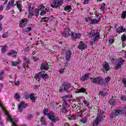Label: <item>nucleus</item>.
I'll list each match as a JSON object with an SVG mask.
<instances>
[{
	"label": "nucleus",
	"instance_id": "obj_21",
	"mask_svg": "<svg viewBox=\"0 0 126 126\" xmlns=\"http://www.w3.org/2000/svg\"><path fill=\"white\" fill-rule=\"evenodd\" d=\"M124 32H126V29L123 26H121L116 30V33H118V34L124 33Z\"/></svg>",
	"mask_w": 126,
	"mask_h": 126
},
{
	"label": "nucleus",
	"instance_id": "obj_18",
	"mask_svg": "<svg viewBox=\"0 0 126 126\" xmlns=\"http://www.w3.org/2000/svg\"><path fill=\"white\" fill-rule=\"evenodd\" d=\"M72 32H71L69 29H67L63 33L62 35L63 37L64 38H66V37H68V36H71V33Z\"/></svg>",
	"mask_w": 126,
	"mask_h": 126
},
{
	"label": "nucleus",
	"instance_id": "obj_13",
	"mask_svg": "<svg viewBox=\"0 0 126 126\" xmlns=\"http://www.w3.org/2000/svg\"><path fill=\"white\" fill-rule=\"evenodd\" d=\"M27 107V103H25L24 102H22L18 105V111L20 113L23 112V109H25Z\"/></svg>",
	"mask_w": 126,
	"mask_h": 126
},
{
	"label": "nucleus",
	"instance_id": "obj_4",
	"mask_svg": "<svg viewBox=\"0 0 126 126\" xmlns=\"http://www.w3.org/2000/svg\"><path fill=\"white\" fill-rule=\"evenodd\" d=\"M71 88V84L69 83H66L65 82L62 83L61 87L59 88V93H63L64 92H66L68 93V89Z\"/></svg>",
	"mask_w": 126,
	"mask_h": 126
},
{
	"label": "nucleus",
	"instance_id": "obj_64",
	"mask_svg": "<svg viewBox=\"0 0 126 126\" xmlns=\"http://www.w3.org/2000/svg\"><path fill=\"white\" fill-rule=\"evenodd\" d=\"M2 29H3V28H2V25L0 23V31H2Z\"/></svg>",
	"mask_w": 126,
	"mask_h": 126
},
{
	"label": "nucleus",
	"instance_id": "obj_39",
	"mask_svg": "<svg viewBox=\"0 0 126 126\" xmlns=\"http://www.w3.org/2000/svg\"><path fill=\"white\" fill-rule=\"evenodd\" d=\"M14 98L17 100H20V95H19V94L18 93H16L15 94Z\"/></svg>",
	"mask_w": 126,
	"mask_h": 126
},
{
	"label": "nucleus",
	"instance_id": "obj_2",
	"mask_svg": "<svg viewBox=\"0 0 126 126\" xmlns=\"http://www.w3.org/2000/svg\"><path fill=\"white\" fill-rule=\"evenodd\" d=\"M43 115H44V116H47L49 120L51 121L50 126H54V125L56 124V122L60 120L59 117H56L55 113L52 111L48 112L47 110H44Z\"/></svg>",
	"mask_w": 126,
	"mask_h": 126
},
{
	"label": "nucleus",
	"instance_id": "obj_54",
	"mask_svg": "<svg viewBox=\"0 0 126 126\" xmlns=\"http://www.w3.org/2000/svg\"><path fill=\"white\" fill-rule=\"evenodd\" d=\"M32 118H33V116L31 114H29L27 116V119L28 120H29V121H30V120H31Z\"/></svg>",
	"mask_w": 126,
	"mask_h": 126
},
{
	"label": "nucleus",
	"instance_id": "obj_63",
	"mask_svg": "<svg viewBox=\"0 0 126 126\" xmlns=\"http://www.w3.org/2000/svg\"><path fill=\"white\" fill-rule=\"evenodd\" d=\"M27 64H26L25 63L23 64V67H24V68L25 69V70H26V66Z\"/></svg>",
	"mask_w": 126,
	"mask_h": 126
},
{
	"label": "nucleus",
	"instance_id": "obj_29",
	"mask_svg": "<svg viewBox=\"0 0 126 126\" xmlns=\"http://www.w3.org/2000/svg\"><path fill=\"white\" fill-rule=\"evenodd\" d=\"M16 5L20 12H21V11H22V8H21V6H22V5H21V3H20V1H17Z\"/></svg>",
	"mask_w": 126,
	"mask_h": 126
},
{
	"label": "nucleus",
	"instance_id": "obj_47",
	"mask_svg": "<svg viewBox=\"0 0 126 126\" xmlns=\"http://www.w3.org/2000/svg\"><path fill=\"white\" fill-rule=\"evenodd\" d=\"M30 97V94H24V98L26 99V100H28V99H29Z\"/></svg>",
	"mask_w": 126,
	"mask_h": 126
},
{
	"label": "nucleus",
	"instance_id": "obj_43",
	"mask_svg": "<svg viewBox=\"0 0 126 126\" xmlns=\"http://www.w3.org/2000/svg\"><path fill=\"white\" fill-rule=\"evenodd\" d=\"M83 103L84 104H85V105H86V106L87 107V108H90V104H89V102H88L86 100H84L83 101Z\"/></svg>",
	"mask_w": 126,
	"mask_h": 126
},
{
	"label": "nucleus",
	"instance_id": "obj_32",
	"mask_svg": "<svg viewBox=\"0 0 126 126\" xmlns=\"http://www.w3.org/2000/svg\"><path fill=\"white\" fill-rule=\"evenodd\" d=\"M4 76H5L4 71L2 70L1 72H0V80H3V78H4Z\"/></svg>",
	"mask_w": 126,
	"mask_h": 126
},
{
	"label": "nucleus",
	"instance_id": "obj_46",
	"mask_svg": "<svg viewBox=\"0 0 126 126\" xmlns=\"http://www.w3.org/2000/svg\"><path fill=\"white\" fill-rule=\"evenodd\" d=\"M80 122H81V123H82L83 124H85L87 122V118H82Z\"/></svg>",
	"mask_w": 126,
	"mask_h": 126
},
{
	"label": "nucleus",
	"instance_id": "obj_22",
	"mask_svg": "<svg viewBox=\"0 0 126 126\" xmlns=\"http://www.w3.org/2000/svg\"><path fill=\"white\" fill-rule=\"evenodd\" d=\"M28 6L29 7V15H31V16H33L34 15V14L33 13V10H34V9H33V6H32V4L29 3L28 5Z\"/></svg>",
	"mask_w": 126,
	"mask_h": 126
},
{
	"label": "nucleus",
	"instance_id": "obj_25",
	"mask_svg": "<svg viewBox=\"0 0 126 126\" xmlns=\"http://www.w3.org/2000/svg\"><path fill=\"white\" fill-rule=\"evenodd\" d=\"M108 92H109V90H103L99 93V94L100 96L105 97V96L108 95Z\"/></svg>",
	"mask_w": 126,
	"mask_h": 126
},
{
	"label": "nucleus",
	"instance_id": "obj_35",
	"mask_svg": "<svg viewBox=\"0 0 126 126\" xmlns=\"http://www.w3.org/2000/svg\"><path fill=\"white\" fill-rule=\"evenodd\" d=\"M41 22H48L49 21V18L44 17L41 18Z\"/></svg>",
	"mask_w": 126,
	"mask_h": 126
},
{
	"label": "nucleus",
	"instance_id": "obj_60",
	"mask_svg": "<svg viewBox=\"0 0 126 126\" xmlns=\"http://www.w3.org/2000/svg\"><path fill=\"white\" fill-rule=\"evenodd\" d=\"M44 14H46V11L43 10L40 12V15H44Z\"/></svg>",
	"mask_w": 126,
	"mask_h": 126
},
{
	"label": "nucleus",
	"instance_id": "obj_42",
	"mask_svg": "<svg viewBox=\"0 0 126 126\" xmlns=\"http://www.w3.org/2000/svg\"><path fill=\"white\" fill-rule=\"evenodd\" d=\"M8 4L10 5L12 7H13L14 6V0H11L9 2H8Z\"/></svg>",
	"mask_w": 126,
	"mask_h": 126
},
{
	"label": "nucleus",
	"instance_id": "obj_62",
	"mask_svg": "<svg viewBox=\"0 0 126 126\" xmlns=\"http://www.w3.org/2000/svg\"><path fill=\"white\" fill-rule=\"evenodd\" d=\"M101 85H103V86H107L108 85V83H107L106 82H103V84Z\"/></svg>",
	"mask_w": 126,
	"mask_h": 126
},
{
	"label": "nucleus",
	"instance_id": "obj_44",
	"mask_svg": "<svg viewBox=\"0 0 126 126\" xmlns=\"http://www.w3.org/2000/svg\"><path fill=\"white\" fill-rule=\"evenodd\" d=\"M34 25H31L30 27H28V32H30L33 29V28L34 27Z\"/></svg>",
	"mask_w": 126,
	"mask_h": 126
},
{
	"label": "nucleus",
	"instance_id": "obj_49",
	"mask_svg": "<svg viewBox=\"0 0 126 126\" xmlns=\"http://www.w3.org/2000/svg\"><path fill=\"white\" fill-rule=\"evenodd\" d=\"M6 46H3L2 47V49H1V52L2 53H5V52H6Z\"/></svg>",
	"mask_w": 126,
	"mask_h": 126
},
{
	"label": "nucleus",
	"instance_id": "obj_12",
	"mask_svg": "<svg viewBox=\"0 0 126 126\" xmlns=\"http://www.w3.org/2000/svg\"><path fill=\"white\" fill-rule=\"evenodd\" d=\"M81 36V33H76L72 32L71 34V39L73 41H75L76 39H79V37Z\"/></svg>",
	"mask_w": 126,
	"mask_h": 126
},
{
	"label": "nucleus",
	"instance_id": "obj_30",
	"mask_svg": "<svg viewBox=\"0 0 126 126\" xmlns=\"http://www.w3.org/2000/svg\"><path fill=\"white\" fill-rule=\"evenodd\" d=\"M77 91L78 92L77 93H86V94H87V93H86V89H85L84 88H82L79 90H77Z\"/></svg>",
	"mask_w": 126,
	"mask_h": 126
},
{
	"label": "nucleus",
	"instance_id": "obj_52",
	"mask_svg": "<svg viewBox=\"0 0 126 126\" xmlns=\"http://www.w3.org/2000/svg\"><path fill=\"white\" fill-rule=\"evenodd\" d=\"M122 82H123V84L124 85V87H126V78H124L122 79Z\"/></svg>",
	"mask_w": 126,
	"mask_h": 126
},
{
	"label": "nucleus",
	"instance_id": "obj_53",
	"mask_svg": "<svg viewBox=\"0 0 126 126\" xmlns=\"http://www.w3.org/2000/svg\"><path fill=\"white\" fill-rule=\"evenodd\" d=\"M32 60L33 62H37V61H39V58L37 57H33Z\"/></svg>",
	"mask_w": 126,
	"mask_h": 126
},
{
	"label": "nucleus",
	"instance_id": "obj_15",
	"mask_svg": "<svg viewBox=\"0 0 126 126\" xmlns=\"http://www.w3.org/2000/svg\"><path fill=\"white\" fill-rule=\"evenodd\" d=\"M78 48L81 51H83L87 48V45H86V42L85 41H81L79 43V45L78 46Z\"/></svg>",
	"mask_w": 126,
	"mask_h": 126
},
{
	"label": "nucleus",
	"instance_id": "obj_16",
	"mask_svg": "<svg viewBox=\"0 0 126 126\" xmlns=\"http://www.w3.org/2000/svg\"><path fill=\"white\" fill-rule=\"evenodd\" d=\"M5 114L6 115V116H7V121H8V122H10V123H12V125L11 126H17L16 124L13 123V120H12V117H11V116H10L9 114L7 113V112L5 111Z\"/></svg>",
	"mask_w": 126,
	"mask_h": 126
},
{
	"label": "nucleus",
	"instance_id": "obj_1",
	"mask_svg": "<svg viewBox=\"0 0 126 126\" xmlns=\"http://www.w3.org/2000/svg\"><path fill=\"white\" fill-rule=\"evenodd\" d=\"M88 36L89 38L93 37V41L90 43L91 46H93L94 44H96L100 39V33L96 30H91V32H89Z\"/></svg>",
	"mask_w": 126,
	"mask_h": 126
},
{
	"label": "nucleus",
	"instance_id": "obj_38",
	"mask_svg": "<svg viewBox=\"0 0 126 126\" xmlns=\"http://www.w3.org/2000/svg\"><path fill=\"white\" fill-rule=\"evenodd\" d=\"M109 104L112 105V106H114V105H116V101L113 99H111L109 100Z\"/></svg>",
	"mask_w": 126,
	"mask_h": 126
},
{
	"label": "nucleus",
	"instance_id": "obj_50",
	"mask_svg": "<svg viewBox=\"0 0 126 126\" xmlns=\"http://www.w3.org/2000/svg\"><path fill=\"white\" fill-rule=\"evenodd\" d=\"M12 120L13 121V123H14V122H15L16 123H17L18 122V119L16 116L13 117Z\"/></svg>",
	"mask_w": 126,
	"mask_h": 126
},
{
	"label": "nucleus",
	"instance_id": "obj_3",
	"mask_svg": "<svg viewBox=\"0 0 126 126\" xmlns=\"http://www.w3.org/2000/svg\"><path fill=\"white\" fill-rule=\"evenodd\" d=\"M34 78L36 80H37V81L40 82L41 79H43V80L48 79V78H49V75L46 73L45 71H41L35 75Z\"/></svg>",
	"mask_w": 126,
	"mask_h": 126
},
{
	"label": "nucleus",
	"instance_id": "obj_48",
	"mask_svg": "<svg viewBox=\"0 0 126 126\" xmlns=\"http://www.w3.org/2000/svg\"><path fill=\"white\" fill-rule=\"evenodd\" d=\"M126 11H124L122 12L121 17L122 18H123V19H125L126 18Z\"/></svg>",
	"mask_w": 126,
	"mask_h": 126
},
{
	"label": "nucleus",
	"instance_id": "obj_58",
	"mask_svg": "<svg viewBox=\"0 0 126 126\" xmlns=\"http://www.w3.org/2000/svg\"><path fill=\"white\" fill-rule=\"evenodd\" d=\"M40 85H36L33 86V88L34 89H35V90H37V89H38L40 87Z\"/></svg>",
	"mask_w": 126,
	"mask_h": 126
},
{
	"label": "nucleus",
	"instance_id": "obj_6",
	"mask_svg": "<svg viewBox=\"0 0 126 126\" xmlns=\"http://www.w3.org/2000/svg\"><path fill=\"white\" fill-rule=\"evenodd\" d=\"M63 0H54L51 5V7L53 8H58L59 6H61V5H63Z\"/></svg>",
	"mask_w": 126,
	"mask_h": 126
},
{
	"label": "nucleus",
	"instance_id": "obj_24",
	"mask_svg": "<svg viewBox=\"0 0 126 126\" xmlns=\"http://www.w3.org/2000/svg\"><path fill=\"white\" fill-rule=\"evenodd\" d=\"M35 94L34 93H31L30 94V99H31L32 102L34 103L35 102L36 99H37V96L35 95Z\"/></svg>",
	"mask_w": 126,
	"mask_h": 126
},
{
	"label": "nucleus",
	"instance_id": "obj_31",
	"mask_svg": "<svg viewBox=\"0 0 126 126\" xmlns=\"http://www.w3.org/2000/svg\"><path fill=\"white\" fill-rule=\"evenodd\" d=\"M62 98L63 99V102H64V101H66L65 100V99H68V98L69 99H70V98H72V95H70L69 94H67V95H66L62 97Z\"/></svg>",
	"mask_w": 126,
	"mask_h": 126
},
{
	"label": "nucleus",
	"instance_id": "obj_17",
	"mask_svg": "<svg viewBox=\"0 0 126 126\" xmlns=\"http://www.w3.org/2000/svg\"><path fill=\"white\" fill-rule=\"evenodd\" d=\"M41 70H48L49 69V64L47 62H43L40 65Z\"/></svg>",
	"mask_w": 126,
	"mask_h": 126
},
{
	"label": "nucleus",
	"instance_id": "obj_34",
	"mask_svg": "<svg viewBox=\"0 0 126 126\" xmlns=\"http://www.w3.org/2000/svg\"><path fill=\"white\" fill-rule=\"evenodd\" d=\"M64 10L65 11H67V12H69L70 10H71V6H65L64 8Z\"/></svg>",
	"mask_w": 126,
	"mask_h": 126
},
{
	"label": "nucleus",
	"instance_id": "obj_45",
	"mask_svg": "<svg viewBox=\"0 0 126 126\" xmlns=\"http://www.w3.org/2000/svg\"><path fill=\"white\" fill-rule=\"evenodd\" d=\"M111 81V77L108 76L105 78L104 81L107 83H109V82Z\"/></svg>",
	"mask_w": 126,
	"mask_h": 126
},
{
	"label": "nucleus",
	"instance_id": "obj_56",
	"mask_svg": "<svg viewBox=\"0 0 126 126\" xmlns=\"http://www.w3.org/2000/svg\"><path fill=\"white\" fill-rule=\"evenodd\" d=\"M8 37V34H7V33H3L2 35V38H7Z\"/></svg>",
	"mask_w": 126,
	"mask_h": 126
},
{
	"label": "nucleus",
	"instance_id": "obj_11",
	"mask_svg": "<svg viewBox=\"0 0 126 126\" xmlns=\"http://www.w3.org/2000/svg\"><path fill=\"white\" fill-rule=\"evenodd\" d=\"M86 22H90L91 24H97L99 23V20H97L96 19H92L91 17H88L85 18Z\"/></svg>",
	"mask_w": 126,
	"mask_h": 126
},
{
	"label": "nucleus",
	"instance_id": "obj_55",
	"mask_svg": "<svg viewBox=\"0 0 126 126\" xmlns=\"http://www.w3.org/2000/svg\"><path fill=\"white\" fill-rule=\"evenodd\" d=\"M121 99L122 101H126V96L122 95L121 97Z\"/></svg>",
	"mask_w": 126,
	"mask_h": 126
},
{
	"label": "nucleus",
	"instance_id": "obj_27",
	"mask_svg": "<svg viewBox=\"0 0 126 126\" xmlns=\"http://www.w3.org/2000/svg\"><path fill=\"white\" fill-rule=\"evenodd\" d=\"M90 14H92V17H97L98 20H100V19H101L100 17L101 16H102V15H101V14H98L96 12L94 13V14L90 13Z\"/></svg>",
	"mask_w": 126,
	"mask_h": 126
},
{
	"label": "nucleus",
	"instance_id": "obj_9",
	"mask_svg": "<svg viewBox=\"0 0 126 126\" xmlns=\"http://www.w3.org/2000/svg\"><path fill=\"white\" fill-rule=\"evenodd\" d=\"M68 111V104H67V102L66 101H64L63 102L62 108H61V112L62 113H64L65 114L67 113Z\"/></svg>",
	"mask_w": 126,
	"mask_h": 126
},
{
	"label": "nucleus",
	"instance_id": "obj_7",
	"mask_svg": "<svg viewBox=\"0 0 126 126\" xmlns=\"http://www.w3.org/2000/svg\"><path fill=\"white\" fill-rule=\"evenodd\" d=\"M91 79L93 80V83H95V84H98V85H103V82L104 81V79H103L102 77L91 78Z\"/></svg>",
	"mask_w": 126,
	"mask_h": 126
},
{
	"label": "nucleus",
	"instance_id": "obj_10",
	"mask_svg": "<svg viewBox=\"0 0 126 126\" xmlns=\"http://www.w3.org/2000/svg\"><path fill=\"white\" fill-rule=\"evenodd\" d=\"M124 114V111L121 109H117L116 110L115 113H112L111 115H110V118H116L117 116H121Z\"/></svg>",
	"mask_w": 126,
	"mask_h": 126
},
{
	"label": "nucleus",
	"instance_id": "obj_20",
	"mask_svg": "<svg viewBox=\"0 0 126 126\" xmlns=\"http://www.w3.org/2000/svg\"><path fill=\"white\" fill-rule=\"evenodd\" d=\"M65 57L66 61L69 62V61H70V58H71V51L67 50L66 51Z\"/></svg>",
	"mask_w": 126,
	"mask_h": 126
},
{
	"label": "nucleus",
	"instance_id": "obj_28",
	"mask_svg": "<svg viewBox=\"0 0 126 126\" xmlns=\"http://www.w3.org/2000/svg\"><path fill=\"white\" fill-rule=\"evenodd\" d=\"M103 67L106 71H109V70H110V65H109V63H108L106 62H104Z\"/></svg>",
	"mask_w": 126,
	"mask_h": 126
},
{
	"label": "nucleus",
	"instance_id": "obj_14",
	"mask_svg": "<svg viewBox=\"0 0 126 126\" xmlns=\"http://www.w3.org/2000/svg\"><path fill=\"white\" fill-rule=\"evenodd\" d=\"M27 22H28V19L25 18L21 20L19 22V27L21 28H24L26 25H27Z\"/></svg>",
	"mask_w": 126,
	"mask_h": 126
},
{
	"label": "nucleus",
	"instance_id": "obj_36",
	"mask_svg": "<svg viewBox=\"0 0 126 126\" xmlns=\"http://www.w3.org/2000/svg\"><path fill=\"white\" fill-rule=\"evenodd\" d=\"M20 63V61L19 62H12V66H16V65H18Z\"/></svg>",
	"mask_w": 126,
	"mask_h": 126
},
{
	"label": "nucleus",
	"instance_id": "obj_51",
	"mask_svg": "<svg viewBox=\"0 0 126 126\" xmlns=\"http://www.w3.org/2000/svg\"><path fill=\"white\" fill-rule=\"evenodd\" d=\"M123 111L125 113L124 114V119L126 120V105L124 106V108L123 109Z\"/></svg>",
	"mask_w": 126,
	"mask_h": 126
},
{
	"label": "nucleus",
	"instance_id": "obj_37",
	"mask_svg": "<svg viewBox=\"0 0 126 126\" xmlns=\"http://www.w3.org/2000/svg\"><path fill=\"white\" fill-rule=\"evenodd\" d=\"M100 5H101V7L100 8V10L101 11H105V6L106 5V4H105V3H103Z\"/></svg>",
	"mask_w": 126,
	"mask_h": 126
},
{
	"label": "nucleus",
	"instance_id": "obj_19",
	"mask_svg": "<svg viewBox=\"0 0 126 126\" xmlns=\"http://www.w3.org/2000/svg\"><path fill=\"white\" fill-rule=\"evenodd\" d=\"M7 55L11 58H16L17 57V52L16 50H12L7 53Z\"/></svg>",
	"mask_w": 126,
	"mask_h": 126
},
{
	"label": "nucleus",
	"instance_id": "obj_61",
	"mask_svg": "<svg viewBox=\"0 0 126 126\" xmlns=\"http://www.w3.org/2000/svg\"><path fill=\"white\" fill-rule=\"evenodd\" d=\"M89 2V0H84V4H87Z\"/></svg>",
	"mask_w": 126,
	"mask_h": 126
},
{
	"label": "nucleus",
	"instance_id": "obj_40",
	"mask_svg": "<svg viewBox=\"0 0 126 126\" xmlns=\"http://www.w3.org/2000/svg\"><path fill=\"white\" fill-rule=\"evenodd\" d=\"M45 121L46 120H45V118H44V117H41V122L42 123L43 126H46V125H47V123L45 122Z\"/></svg>",
	"mask_w": 126,
	"mask_h": 126
},
{
	"label": "nucleus",
	"instance_id": "obj_59",
	"mask_svg": "<svg viewBox=\"0 0 126 126\" xmlns=\"http://www.w3.org/2000/svg\"><path fill=\"white\" fill-rule=\"evenodd\" d=\"M64 71V68H61L59 70L60 73H63Z\"/></svg>",
	"mask_w": 126,
	"mask_h": 126
},
{
	"label": "nucleus",
	"instance_id": "obj_26",
	"mask_svg": "<svg viewBox=\"0 0 126 126\" xmlns=\"http://www.w3.org/2000/svg\"><path fill=\"white\" fill-rule=\"evenodd\" d=\"M121 40L123 42V45L126 46V33H125L121 36Z\"/></svg>",
	"mask_w": 126,
	"mask_h": 126
},
{
	"label": "nucleus",
	"instance_id": "obj_33",
	"mask_svg": "<svg viewBox=\"0 0 126 126\" xmlns=\"http://www.w3.org/2000/svg\"><path fill=\"white\" fill-rule=\"evenodd\" d=\"M24 61L26 64H30V60L27 57L24 58Z\"/></svg>",
	"mask_w": 126,
	"mask_h": 126
},
{
	"label": "nucleus",
	"instance_id": "obj_23",
	"mask_svg": "<svg viewBox=\"0 0 126 126\" xmlns=\"http://www.w3.org/2000/svg\"><path fill=\"white\" fill-rule=\"evenodd\" d=\"M88 78H89V73H86L84 76H82L80 80L81 81H87L88 80Z\"/></svg>",
	"mask_w": 126,
	"mask_h": 126
},
{
	"label": "nucleus",
	"instance_id": "obj_5",
	"mask_svg": "<svg viewBox=\"0 0 126 126\" xmlns=\"http://www.w3.org/2000/svg\"><path fill=\"white\" fill-rule=\"evenodd\" d=\"M105 118L106 117L105 116L102 117L97 116L96 119L94 121V122L93 123V126H97L99 125H101V124L103 123L104 120H105Z\"/></svg>",
	"mask_w": 126,
	"mask_h": 126
},
{
	"label": "nucleus",
	"instance_id": "obj_8",
	"mask_svg": "<svg viewBox=\"0 0 126 126\" xmlns=\"http://www.w3.org/2000/svg\"><path fill=\"white\" fill-rule=\"evenodd\" d=\"M124 62H125V60H123V59H120L119 60H118L115 64L114 69H115V70H118V69H121V68H122V65L124 64Z\"/></svg>",
	"mask_w": 126,
	"mask_h": 126
},
{
	"label": "nucleus",
	"instance_id": "obj_57",
	"mask_svg": "<svg viewBox=\"0 0 126 126\" xmlns=\"http://www.w3.org/2000/svg\"><path fill=\"white\" fill-rule=\"evenodd\" d=\"M11 7H12L11 6H10V5L8 4L6 6V10H9V9H10V8H11Z\"/></svg>",
	"mask_w": 126,
	"mask_h": 126
},
{
	"label": "nucleus",
	"instance_id": "obj_41",
	"mask_svg": "<svg viewBox=\"0 0 126 126\" xmlns=\"http://www.w3.org/2000/svg\"><path fill=\"white\" fill-rule=\"evenodd\" d=\"M108 43L109 44H110L111 45V44H113V43H114V37H110L109 38V40H108Z\"/></svg>",
	"mask_w": 126,
	"mask_h": 126
}]
</instances>
